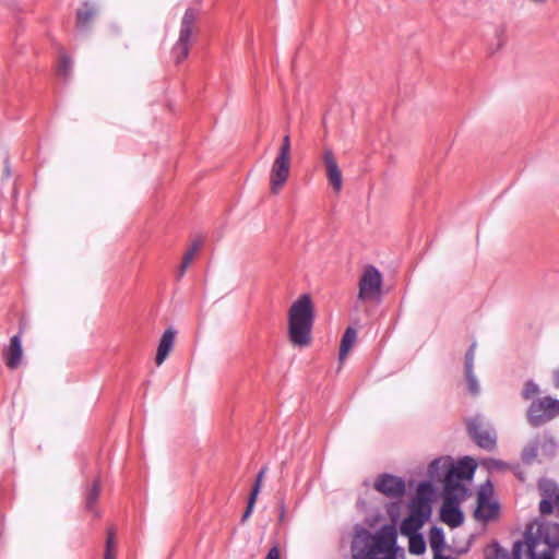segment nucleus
Wrapping results in <instances>:
<instances>
[{"label":"nucleus","instance_id":"8","mask_svg":"<svg viewBox=\"0 0 559 559\" xmlns=\"http://www.w3.org/2000/svg\"><path fill=\"white\" fill-rule=\"evenodd\" d=\"M358 287V300L365 301L378 298L382 287V275L379 270L373 265H368L359 278Z\"/></svg>","mask_w":559,"mask_h":559},{"label":"nucleus","instance_id":"38","mask_svg":"<svg viewBox=\"0 0 559 559\" xmlns=\"http://www.w3.org/2000/svg\"><path fill=\"white\" fill-rule=\"evenodd\" d=\"M497 36H498V39H499V45L501 46L503 44V38H502L503 37V31L502 29L499 31L497 33Z\"/></svg>","mask_w":559,"mask_h":559},{"label":"nucleus","instance_id":"26","mask_svg":"<svg viewBox=\"0 0 559 559\" xmlns=\"http://www.w3.org/2000/svg\"><path fill=\"white\" fill-rule=\"evenodd\" d=\"M430 547L435 554H439L444 546V534L441 527L433 526L430 530Z\"/></svg>","mask_w":559,"mask_h":559},{"label":"nucleus","instance_id":"41","mask_svg":"<svg viewBox=\"0 0 559 559\" xmlns=\"http://www.w3.org/2000/svg\"><path fill=\"white\" fill-rule=\"evenodd\" d=\"M284 512H285V509H284V506H282L281 520L284 518Z\"/></svg>","mask_w":559,"mask_h":559},{"label":"nucleus","instance_id":"14","mask_svg":"<svg viewBox=\"0 0 559 559\" xmlns=\"http://www.w3.org/2000/svg\"><path fill=\"white\" fill-rule=\"evenodd\" d=\"M500 506L498 502L490 501V492L484 489L477 493V508L474 512L476 519L484 522L495 520L499 516Z\"/></svg>","mask_w":559,"mask_h":559},{"label":"nucleus","instance_id":"36","mask_svg":"<svg viewBox=\"0 0 559 559\" xmlns=\"http://www.w3.org/2000/svg\"><path fill=\"white\" fill-rule=\"evenodd\" d=\"M4 163H5L4 175H5V177H10L11 176V171H10V164H9V157L8 156L5 157Z\"/></svg>","mask_w":559,"mask_h":559},{"label":"nucleus","instance_id":"1","mask_svg":"<svg viewBox=\"0 0 559 559\" xmlns=\"http://www.w3.org/2000/svg\"><path fill=\"white\" fill-rule=\"evenodd\" d=\"M559 548V524L539 523L527 525L524 539L513 545V559H556Z\"/></svg>","mask_w":559,"mask_h":559},{"label":"nucleus","instance_id":"40","mask_svg":"<svg viewBox=\"0 0 559 559\" xmlns=\"http://www.w3.org/2000/svg\"><path fill=\"white\" fill-rule=\"evenodd\" d=\"M531 1L534 3H537V4H543V3H546L548 0H531Z\"/></svg>","mask_w":559,"mask_h":559},{"label":"nucleus","instance_id":"22","mask_svg":"<svg viewBox=\"0 0 559 559\" xmlns=\"http://www.w3.org/2000/svg\"><path fill=\"white\" fill-rule=\"evenodd\" d=\"M266 472V467H262L260 469V472L258 473L257 475V478H255V481L252 486V489H251V492H250V496H249V499H248V504H247V508L241 516V522L245 523L249 516L251 515L252 513V510H253V507H254V503L257 501V497L260 492V489H261V484H262V480H263V477H264V474Z\"/></svg>","mask_w":559,"mask_h":559},{"label":"nucleus","instance_id":"35","mask_svg":"<svg viewBox=\"0 0 559 559\" xmlns=\"http://www.w3.org/2000/svg\"><path fill=\"white\" fill-rule=\"evenodd\" d=\"M104 559H116L115 549H105Z\"/></svg>","mask_w":559,"mask_h":559},{"label":"nucleus","instance_id":"21","mask_svg":"<svg viewBox=\"0 0 559 559\" xmlns=\"http://www.w3.org/2000/svg\"><path fill=\"white\" fill-rule=\"evenodd\" d=\"M100 496V480L96 478L93 483L86 487L84 493V509L87 512L93 513L95 516L99 515L98 510L96 509L97 501Z\"/></svg>","mask_w":559,"mask_h":559},{"label":"nucleus","instance_id":"16","mask_svg":"<svg viewBox=\"0 0 559 559\" xmlns=\"http://www.w3.org/2000/svg\"><path fill=\"white\" fill-rule=\"evenodd\" d=\"M435 492V488L430 481H421L417 487V495L409 502L408 507L420 509L425 511L428 508L429 513L432 512L431 499Z\"/></svg>","mask_w":559,"mask_h":559},{"label":"nucleus","instance_id":"9","mask_svg":"<svg viewBox=\"0 0 559 559\" xmlns=\"http://www.w3.org/2000/svg\"><path fill=\"white\" fill-rule=\"evenodd\" d=\"M397 534L393 525H384L367 543V556L372 557L393 549L396 545Z\"/></svg>","mask_w":559,"mask_h":559},{"label":"nucleus","instance_id":"39","mask_svg":"<svg viewBox=\"0 0 559 559\" xmlns=\"http://www.w3.org/2000/svg\"><path fill=\"white\" fill-rule=\"evenodd\" d=\"M491 462H492V465L496 467H500L503 465V462L499 461V460H492Z\"/></svg>","mask_w":559,"mask_h":559},{"label":"nucleus","instance_id":"17","mask_svg":"<svg viewBox=\"0 0 559 559\" xmlns=\"http://www.w3.org/2000/svg\"><path fill=\"white\" fill-rule=\"evenodd\" d=\"M476 343H472L467 349L464 358V373L467 382V388L471 394L477 395L479 393V384L474 374V358H475Z\"/></svg>","mask_w":559,"mask_h":559},{"label":"nucleus","instance_id":"25","mask_svg":"<svg viewBox=\"0 0 559 559\" xmlns=\"http://www.w3.org/2000/svg\"><path fill=\"white\" fill-rule=\"evenodd\" d=\"M539 451L543 457H554L557 452V443L554 440V438L548 436H544L543 438H540Z\"/></svg>","mask_w":559,"mask_h":559},{"label":"nucleus","instance_id":"28","mask_svg":"<svg viewBox=\"0 0 559 559\" xmlns=\"http://www.w3.org/2000/svg\"><path fill=\"white\" fill-rule=\"evenodd\" d=\"M58 74L64 79H68L72 72V60L67 55H61L58 63Z\"/></svg>","mask_w":559,"mask_h":559},{"label":"nucleus","instance_id":"37","mask_svg":"<svg viewBox=\"0 0 559 559\" xmlns=\"http://www.w3.org/2000/svg\"><path fill=\"white\" fill-rule=\"evenodd\" d=\"M433 559H453V558L450 557V556H443V555H441L439 552V554H435V558Z\"/></svg>","mask_w":559,"mask_h":559},{"label":"nucleus","instance_id":"31","mask_svg":"<svg viewBox=\"0 0 559 559\" xmlns=\"http://www.w3.org/2000/svg\"><path fill=\"white\" fill-rule=\"evenodd\" d=\"M105 549H115V533L112 530L107 533Z\"/></svg>","mask_w":559,"mask_h":559},{"label":"nucleus","instance_id":"18","mask_svg":"<svg viewBox=\"0 0 559 559\" xmlns=\"http://www.w3.org/2000/svg\"><path fill=\"white\" fill-rule=\"evenodd\" d=\"M98 13L97 5L92 1H85L82 8L76 11V28L81 32H87L91 29V23Z\"/></svg>","mask_w":559,"mask_h":559},{"label":"nucleus","instance_id":"11","mask_svg":"<svg viewBox=\"0 0 559 559\" xmlns=\"http://www.w3.org/2000/svg\"><path fill=\"white\" fill-rule=\"evenodd\" d=\"M542 497L539 512L543 515L550 514L556 507L559 510V486L551 479H542L538 483Z\"/></svg>","mask_w":559,"mask_h":559},{"label":"nucleus","instance_id":"32","mask_svg":"<svg viewBox=\"0 0 559 559\" xmlns=\"http://www.w3.org/2000/svg\"><path fill=\"white\" fill-rule=\"evenodd\" d=\"M265 559H281V555H280V549H278V547H277V546L272 547V548L269 550V552H267V555H266Z\"/></svg>","mask_w":559,"mask_h":559},{"label":"nucleus","instance_id":"20","mask_svg":"<svg viewBox=\"0 0 559 559\" xmlns=\"http://www.w3.org/2000/svg\"><path fill=\"white\" fill-rule=\"evenodd\" d=\"M176 331L171 328L167 329L159 341L155 361L159 366L167 358L169 353L171 352L175 343Z\"/></svg>","mask_w":559,"mask_h":559},{"label":"nucleus","instance_id":"42","mask_svg":"<svg viewBox=\"0 0 559 559\" xmlns=\"http://www.w3.org/2000/svg\"><path fill=\"white\" fill-rule=\"evenodd\" d=\"M487 485H489L491 487L490 481H487ZM489 492L491 493V489L489 490Z\"/></svg>","mask_w":559,"mask_h":559},{"label":"nucleus","instance_id":"13","mask_svg":"<svg viewBox=\"0 0 559 559\" xmlns=\"http://www.w3.org/2000/svg\"><path fill=\"white\" fill-rule=\"evenodd\" d=\"M323 164L326 171V179L329 183L332 186L335 192H340L343 187V177L341 169L337 165L336 158L334 156L333 150L331 147L325 146L323 148Z\"/></svg>","mask_w":559,"mask_h":559},{"label":"nucleus","instance_id":"6","mask_svg":"<svg viewBox=\"0 0 559 559\" xmlns=\"http://www.w3.org/2000/svg\"><path fill=\"white\" fill-rule=\"evenodd\" d=\"M197 17V10L191 8L186 10L180 25L179 38L171 50L176 63H181L189 56Z\"/></svg>","mask_w":559,"mask_h":559},{"label":"nucleus","instance_id":"27","mask_svg":"<svg viewBox=\"0 0 559 559\" xmlns=\"http://www.w3.org/2000/svg\"><path fill=\"white\" fill-rule=\"evenodd\" d=\"M408 551L413 555H423L426 551V540L421 534L408 536Z\"/></svg>","mask_w":559,"mask_h":559},{"label":"nucleus","instance_id":"7","mask_svg":"<svg viewBox=\"0 0 559 559\" xmlns=\"http://www.w3.org/2000/svg\"><path fill=\"white\" fill-rule=\"evenodd\" d=\"M466 430L477 447L486 451H493L497 447V435L493 428L485 425L480 416L468 418Z\"/></svg>","mask_w":559,"mask_h":559},{"label":"nucleus","instance_id":"24","mask_svg":"<svg viewBox=\"0 0 559 559\" xmlns=\"http://www.w3.org/2000/svg\"><path fill=\"white\" fill-rule=\"evenodd\" d=\"M357 333L356 330L352 326H348L341 340L340 345V360H343L345 356L347 355L348 350L352 348L355 340H356Z\"/></svg>","mask_w":559,"mask_h":559},{"label":"nucleus","instance_id":"23","mask_svg":"<svg viewBox=\"0 0 559 559\" xmlns=\"http://www.w3.org/2000/svg\"><path fill=\"white\" fill-rule=\"evenodd\" d=\"M540 438L531 440L522 450L521 460L525 465H532L539 454Z\"/></svg>","mask_w":559,"mask_h":559},{"label":"nucleus","instance_id":"5","mask_svg":"<svg viewBox=\"0 0 559 559\" xmlns=\"http://www.w3.org/2000/svg\"><path fill=\"white\" fill-rule=\"evenodd\" d=\"M559 416V400L551 396L538 397L532 401L526 418L532 427H540Z\"/></svg>","mask_w":559,"mask_h":559},{"label":"nucleus","instance_id":"3","mask_svg":"<svg viewBox=\"0 0 559 559\" xmlns=\"http://www.w3.org/2000/svg\"><path fill=\"white\" fill-rule=\"evenodd\" d=\"M314 323V307L310 295L295 300L288 311V337L293 345L305 347L311 342Z\"/></svg>","mask_w":559,"mask_h":559},{"label":"nucleus","instance_id":"34","mask_svg":"<svg viewBox=\"0 0 559 559\" xmlns=\"http://www.w3.org/2000/svg\"><path fill=\"white\" fill-rule=\"evenodd\" d=\"M188 266H189V264H185V262H181V265H180L178 274H177V280H180L185 275Z\"/></svg>","mask_w":559,"mask_h":559},{"label":"nucleus","instance_id":"15","mask_svg":"<svg viewBox=\"0 0 559 559\" xmlns=\"http://www.w3.org/2000/svg\"><path fill=\"white\" fill-rule=\"evenodd\" d=\"M22 334L23 328L21 326L19 333L10 338V344L3 349L5 366L11 370L19 368L22 362Z\"/></svg>","mask_w":559,"mask_h":559},{"label":"nucleus","instance_id":"33","mask_svg":"<svg viewBox=\"0 0 559 559\" xmlns=\"http://www.w3.org/2000/svg\"><path fill=\"white\" fill-rule=\"evenodd\" d=\"M488 559H509V555L499 546L496 548V555L495 558H488Z\"/></svg>","mask_w":559,"mask_h":559},{"label":"nucleus","instance_id":"4","mask_svg":"<svg viewBox=\"0 0 559 559\" xmlns=\"http://www.w3.org/2000/svg\"><path fill=\"white\" fill-rule=\"evenodd\" d=\"M290 148L289 134H285L270 173L271 191L274 194L280 192L289 177Z\"/></svg>","mask_w":559,"mask_h":559},{"label":"nucleus","instance_id":"19","mask_svg":"<svg viewBox=\"0 0 559 559\" xmlns=\"http://www.w3.org/2000/svg\"><path fill=\"white\" fill-rule=\"evenodd\" d=\"M464 465L465 466V471L468 469V467L474 464L473 463V460H467L466 462H460V464L456 466L459 467L460 465ZM451 467H455L453 464L451 463H448L447 460L442 459V457H438V459H435L429 465H428V476L432 479H438L440 480L442 478V476L444 477L447 472L451 468Z\"/></svg>","mask_w":559,"mask_h":559},{"label":"nucleus","instance_id":"30","mask_svg":"<svg viewBox=\"0 0 559 559\" xmlns=\"http://www.w3.org/2000/svg\"><path fill=\"white\" fill-rule=\"evenodd\" d=\"M200 247H201V242L195 241L191 246V248L185 253L182 262H185V264H190L194 257V253L197 252V250H199Z\"/></svg>","mask_w":559,"mask_h":559},{"label":"nucleus","instance_id":"2","mask_svg":"<svg viewBox=\"0 0 559 559\" xmlns=\"http://www.w3.org/2000/svg\"><path fill=\"white\" fill-rule=\"evenodd\" d=\"M476 465L472 464L465 471V466L461 464L459 467H451L444 476V500L440 509V519L452 528L464 522V513L459 506L466 493V488L461 484V479L472 477Z\"/></svg>","mask_w":559,"mask_h":559},{"label":"nucleus","instance_id":"10","mask_svg":"<svg viewBox=\"0 0 559 559\" xmlns=\"http://www.w3.org/2000/svg\"><path fill=\"white\" fill-rule=\"evenodd\" d=\"M373 487L380 493L392 499L402 498L406 491V484L403 478L386 473L377 477Z\"/></svg>","mask_w":559,"mask_h":559},{"label":"nucleus","instance_id":"12","mask_svg":"<svg viewBox=\"0 0 559 559\" xmlns=\"http://www.w3.org/2000/svg\"><path fill=\"white\" fill-rule=\"evenodd\" d=\"M408 508L409 514L402 521L400 525L401 534L406 537L420 534L418 531L431 515V513L428 511V508H426L425 511L413 507Z\"/></svg>","mask_w":559,"mask_h":559},{"label":"nucleus","instance_id":"29","mask_svg":"<svg viewBox=\"0 0 559 559\" xmlns=\"http://www.w3.org/2000/svg\"><path fill=\"white\" fill-rule=\"evenodd\" d=\"M538 393L539 386L533 380H527L524 383L521 396L523 397V400L528 401L536 396Z\"/></svg>","mask_w":559,"mask_h":559}]
</instances>
